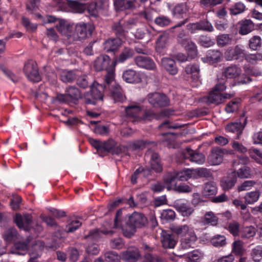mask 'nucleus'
<instances>
[{"label":"nucleus","mask_w":262,"mask_h":262,"mask_svg":"<svg viewBox=\"0 0 262 262\" xmlns=\"http://www.w3.org/2000/svg\"><path fill=\"white\" fill-rule=\"evenodd\" d=\"M104 93L110 94L115 102H123L125 99L121 86L115 80V72L113 71L105 75L103 84L94 83L91 92L85 96V103L95 105L98 101L103 100Z\"/></svg>","instance_id":"nucleus-1"},{"label":"nucleus","mask_w":262,"mask_h":262,"mask_svg":"<svg viewBox=\"0 0 262 262\" xmlns=\"http://www.w3.org/2000/svg\"><path fill=\"white\" fill-rule=\"evenodd\" d=\"M89 142L97 152L102 156L105 155L107 153L119 155L127 151L126 146L122 144L118 145L117 143L112 139H110L106 141H101L90 138Z\"/></svg>","instance_id":"nucleus-2"},{"label":"nucleus","mask_w":262,"mask_h":262,"mask_svg":"<svg viewBox=\"0 0 262 262\" xmlns=\"http://www.w3.org/2000/svg\"><path fill=\"white\" fill-rule=\"evenodd\" d=\"M147 223L148 220L143 213L135 211L128 216L125 225L122 227L123 234L127 237H130L134 235L137 228L144 227Z\"/></svg>","instance_id":"nucleus-3"},{"label":"nucleus","mask_w":262,"mask_h":262,"mask_svg":"<svg viewBox=\"0 0 262 262\" xmlns=\"http://www.w3.org/2000/svg\"><path fill=\"white\" fill-rule=\"evenodd\" d=\"M65 92L64 94H57L55 100L59 103H75L82 96L80 91L75 86H68L66 88Z\"/></svg>","instance_id":"nucleus-4"},{"label":"nucleus","mask_w":262,"mask_h":262,"mask_svg":"<svg viewBox=\"0 0 262 262\" xmlns=\"http://www.w3.org/2000/svg\"><path fill=\"white\" fill-rule=\"evenodd\" d=\"M24 72L30 81L38 82L41 80V76L39 74L37 64L35 61L32 60H29L25 63Z\"/></svg>","instance_id":"nucleus-5"},{"label":"nucleus","mask_w":262,"mask_h":262,"mask_svg":"<svg viewBox=\"0 0 262 262\" xmlns=\"http://www.w3.org/2000/svg\"><path fill=\"white\" fill-rule=\"evenodd\" d=\"M247 123V119L244 116H241L239 121L231 122L228 124L225 129L227 132L235 134L234 139L235 140L239 139L241 136L243 134V131Z\"/></svg>","instance_id":"nucleus-6"},{"label":"nucleus","mask_w":262,"mask_h":262,"mask_svg":"<svg viewBox=\"0 0 262 262\" xmlns=\"http://www.w3.org/2000/svg\"><path fill=\"white\" fill-rule=\"evenodd\" d=\"M226 86L224 82H218L212 90L210 92L207 97L208 102L219 104L223 102V96L221 92L225 90Z\"/></svg>","instance_id":"nucleus-7"},{"label":"nucleus","mask_w":262,"mask_h":262,"mask_svg":"<svg viewBox=\"0 0 262 262\" xmlns=\"http://www.w3.org/2000/svg\"><path fill=\"white\" fill-rule=\"evenodd\" d=\"M207 171L206 168L196 169H184L183 170L176 171L178 180L181 181H187L189 179H197L205 175Z\"/></svg>","instance_id":"nucleus-8"},{"label":"nucleus","mask_w":262,"mask_h":262,"mask_svg":"<svg viewBox=\"0 0 262 262\" xmlns=\"http://www.w3.org/2000/svg\"><path fill=\"white\" fill-rule=\"evenodd\" d=\"M147 99L149 103L155 107H165L169 104V98L163 93H149L147 95Z\"/></svg>","instance_id":"nucleus-9"},{"label":"nucleus","mask_w":262,"mask_h":262,"mask_svg":"<svg viewBox=\"0 0 262 262\" xmlns=\"http://www.w3.org/2000/svg\"><path fill=\"white\" fill-rule=\"evenodd\" d=\"M94 29L93 24L81 22L76 25L75 31L79 39H84L92 36Z\"/></svg>","instance_id":"nucleus-10"},{"label":"nucleus","mask_w":262,"mask_h":262,"mask_svg":"<svg viewBox=\"0 0 262 262\" xmlns=\"http://www.w3.org/2000/svg\"><path fill=\"white\" fill-rule=\"evenodd\" d=\"M145 262H164V259L157 253V249L147 244L143 246Z\"/></svg>","instance_id":"nucleus-11"},{"label":"nucleus","mask_w":262,"mask_h":262,"mask_svg":"<svg viewBox=\"0 0 262 262\" xmlns=\"http://www.w3.org/2000/svg\"><path fill=\"white\" fill-rule=\"evenodd\" d=\"M111 62L110 57L106 55H101L98 57L94 61V68L96 71L99 72L106 70L107 73L114 70L112 66H110ZM107 73H106L107 74Z\"/></svg>","instance_id":"nucleus-12"},{"label":"nucleus","mask_w":262,"mask_h":262,"mask_svg":"<svg viewBox=\"0 0 262 262\" xmlns=\"http://www.w3.org/2000/svg\"><path fill=\"white\" fill-rule=\"evenodd\" d=\"M182 156L184 159H189L191 162L198 164H202L205 161V156L203 154L193 150L189 147L185 148Z\"/></svg>","instance_id":"nucleus-13"},{"label":"nucleus","mask_w":262,"mask_h":262,"mask_svg":"<svg viewBox=\"0 0 262 262\" xmlns=\"http://www.w3.org/2000/svg\"><path fill=\"white\" fill-rule=\"evenodd\" d=\"M227 150L220 147H216L212 148L210 154L208 157L209 162L213 165H219L223 160Z\"/></svg>","instance_id":"nucleus-14"},{"label":"nucleus","mask_w":262,"mask_h":262,"mask_svg":"<svg viewBox=\"0 0 262 262\" xmlns=\"http://www.w3.org/2000/svg\"><path fill=\"white\" fill-rule=\"evenodd\" d=\"M136 65L141 68L149 70H154L156 65L154 60L148 56H138L134 59Z\"/></svg>","instance_id":"nucleus-15"},{"label":"nucleus","mask_w":262,"mask_h":262,"mask_svg":"<svg viewBox=\"0 0 262 262\" xmlns=\"http://www.w3.org/2000/svg\"><path fill=\"white\" fill-rule=\"evenodd\" d=\"M32 221V216L28 213L22 215L19 213H16L14 217V222L17 227L20 229H24L25 230L28 229Z\"/></svg>","instance_id":"nucleus-16"},{"label":"nucleus","mask_w":262,"mask_h":262,"mask_svg":"<svg viewBox=\"0 0 262 262\" xmlns=\"http://www.w3.org/2000/svg\"><path fill=\"white\" fill-rule=\"evenodd\" d=\"M174 207L176 209L184 216H190L194 211L187 202L183 200H177L174 203Z\"/></svg>","instance_id":"nucleus-17"},{"label":"nucleus","mask_w":262,"mask_h":262,"mask_svg":"<svg viewBox=\"0 0 262 262\" xmlns=\"http://www.w3.org/2000/svg\"><path fill=\"white\" fill-rule=\"evenodd\" d=\"M122 78L124 81L129 83L136 84L141 81L140 74L132 69L124 71L122 73Z\"/></svg>","instance_id":"nucleus-18"},{"label":"nucleus","mask_w":262,"mask_h":262,"mask_svg":"<svg viewBox=\"0 0 262 262\" xmlns=\"http://www.w3.org/2000/svg\"><path fill=\"white\" fill-rule=\"evenodd\" d=\"M117 11H122L126 10H132L136 7V0H113Z\"/></svg>","instance_id":"nucleus-19"},{"label":"nucleus","mask_w":262,"mask_h":262,"mask_svg":"<svg viewBox=\"0 0 262 262\" xmlns=\"http://www.w3.org/2000/svg\"><path fill=\"white\" fill-rule=\"evenodd\" d=\"M190 28L193 31L196 30L211 32L214 28L210 22L207 19H203L195 23L190 24Z\"/></svg>","instance_id":"nucleus-20"},{"label":"nucleus","mask_w":262,"mask_h":262,"mask_svg":"<svg viewBox=\"0 0 262 262\" xmlns=\"http://www.w3.org/2000/svg\"><path fill=\"white\" fill-rule=\"evenodd\" d=\"M122 43L119 37L110 38L103 43L104 49L106 52H115L117 51Z\"/></svg>","instance_id":"nucleus-21"},{"label":"nucleus","mask_w":262,"mask_h":262,"mask_svg":"<svg viewBox=\"0 0 262 262\" xmlns=\"http://www.w3.org/2000/svg\"><path fill=\"white\" fill-rule=\"evenodd\" d=\"M161 244L165 249H173L177 244L174 235L168 232L163 231L162 233Z\"/></svg>","instance_id":"nucleus-22"},{"label":"nucleus","mask_w":262,"mask_h":262,"mask_svg":"<svg viewBox=\"0 0 262 262\" xmlns=\"http://www.w3.org/2000/svg\"><path fill=\"white\" fill-rule=\"evenodd\" d=\"M237 182V177L235 172H231L227 177L221 181V186L224 191H228L234 186Z\"/></svg>","instance_id":"nucleus-23"},{"label":"nucleus","mask_w":262,"mask_h":262,"mask_svg":"<svg viewBox=\"0 0 262 262\" xmlns=\"http://www.w3.org/2000/svg\"><path fill=\"white\" fill-rule=\"evenodd\" d=\"M140 257L139 250L135 248H128L125 251L122 252L121 254L122 259L128 262H135Z\"/></svg>","instance_id":"nucleus-24"},{"label":"nucleus","mask_w":262,"mask_h":262,"mask_svg":"<svg viewBox=\"0 0 262 262\" xmlns=\"http://www.w3.org/2000/svg\"><path fill=\"white\" fill-rule=\"evenodd\" d=\"M67 7L70 9L73 12L79 13L83 12L86 8L85 5L82 3L76 1L69 0H67L61 9L66 11Z\"/></svg>","instance_id":"nucleus-25"},{"label":"nucleus","mask_w":262,"mask_h":262,"mask_svg":"<svg viewBox=\"0 0 262 262\" xmlns=\"http://www.w3.org/2000/svg\"><path fill=\"white\" fill-rule=\"evenodd\" d=\"M197 237L195 233L192 232L186 234L181 240L182 248L187 249L190 248H194L196 241Z\"/></svg>","instance_id":"nucleus-26"},{"label":"nucleus","mask_w":262,"mask_h":262,"mask_svg":"<svg viewBox=\"0 0 262 262\" xmlns=\"http://www.w3.org/2000/svg\"><path fill=\"white\" fill-rule=\"evenodd\" d=\"M161 64L164 69L171 75H175L178 73V69L176 61L170 58H163L161 60Z\"/></svg>","instance_id":"nucleus-27"},{"label":"nucleus","mask_w":262,"mask_h":262,"mask_svg":"<svg viewBox=\"0 0 262 262\" xmlns=\"http://www.w3.org/2000/svg\"><path fill=\"white\" fill-rule=\"evenodd\" d=\"M246 56L245 51L241 46L237 45L233 50H230L227 55L229 60H242Z\"/></svg>","instance_id":"nucleus-28"},{"label":"nucleus","mask_w":262,"mask_h":262,"mask_svg":"<svg viewBox=\"0 0 262 262\" xmlns=\"http://www.w3.org/2000/svg\"><path fill=\"white\" fill-rule=\"evenodd\" d=\"M134 55L133 49L129 47H125L119 56L116 58L114 61L112 62L113 66H115L116 63H123L126 60L132 58Z\"/></svg>","instance_id":"nucleus-29"},{"label":"nucleus","mask_w":262,"mask_h":262,"mask_svg":"<svg viewBox=\"0 0 262 262\" xmlns=\"http://www.w3.org/2000/svg\"><path fill=\"white\" fill-rule=\"evenodd\" d=\"M142 107L136 104H131L125 108L126 115L133 118L135 121H139L141 114Z\"/></svg>","instance_id":"nucleus-30"},{"label":"nucleus","mask_w":262,"mask_h":262,"mask_svg":"<svg viewBox=\"0 0 262 262\" xmlns=\"http://www.w3.org/2000/svg\"><path fill=\"white\" fill-rule=\"evenodd\" d=\"M185 71L187 74L191 75L193 81L200 82V68L198 64H189L186 67Z\"/></svg>","instance_id":"nucleus-31"},{"label":"nucleus","mask_w":262,"mask_h":262,"mask_svg":"<svg viewBox=\"0 0 262 262\" xmlns=\"http://www.w3.org/2000/svg\"><path fill=\"white\" fill-rule=\"evenodd\" d=\"M30 241L29 239L23 242H16L13 247V252L18 255H24L27 251Z\"/></svg>","instance_id":"nucleus-32"},{"label":"nucleus","mask_w":262,"mask_h":262,"mask_svg":"<svg viewBox=\"0 0 262 262\" xmlns=\"http://www.w3.org/2000/svg\"><path fill=\"white\" fill-rule=\"evenodd\" d=\"M163 112H161L160 114L155 113L151 110H146L141 112L139 121H151L154 119H158L160 116H164Z\"/></svg>","instance_id":"nucleus-33"},{"label":"nucleus","mask_w":262,"mask_h":262,"mask_svg":"<svg viewBox=\"0 0 262 262\" xmlns=\"http://www.w3.org/2000/svg\"><path fill=\"white\" fill-rule=\"evenodd\" d=\"M188 9L186 4L181 3L177 5L173 9L172 13L174 17L182 18L186 16Z\"/></svg>","instance_id":"nucleus-34"},{"label":"nucleus","mask_w":262,"mask_h":262,"mask_svg":"<svg viewBox=\"0 0 262 262\" xmlns=\"http://www.w3.org/2000/svg\"><path fill=\"white\" fill-rule=\"evenodd\" d=\"M18 233L14 228H11L4 232V238L7 243H15L18 238Z\"/></svg>","instance_id":"nucleus-35"},{"label":"nucleus","mask_w":262,"mask_h":262,"mask_svg":"<svg viewBox=\"0 0 262 262\" xmlns=\"http://www.w3.org/2000/svg\"><path fill=\"white\" fill-rule=\"evenodd\" d=\"M222 56V53L218 50H209L206 53V59L211 63L220 62Z\"/></svg>","instance_id":"nucleus-36"},{"label":"nucleus","mask_w":262,"mask_h":262,"mask_svg":"<svg viewBox=\"0 0 262 262\" xmlns=\"http://www.w3.org/2000/svg\"><path fill=\"white\" fill-rule=\"evenodd\" d=\"M150 167L151 169L156 172H160L162 171L163 167L161 160L159 155L156 152L152 153L151 156Z\"/></svg>","instance_id":"nucleus-37"},{"label":"nucleus","mask_w":262,"mask_h":262,"mask_svg":"<svg viewBox=\"0 0 262 262\" xmlns=\"http://www.w3.org/2000/svg\"><path fill=\"white\" fill-rule=\"evenodd\" d=\"M254 26L250 19H245L241 24L239 33L241 35H247L254 30Z\"/></svg>","instance_id":"nucleus-38"},{"label":"nucleus","mask_w":262,"mask_h":262,"mask_svg":"<svg viewBox=\"0 0 262 262\" xmlns=\"http://www.w3.org/2000/svg\"><path fill=\"white\" fill-rule=\"evenodd\" d=\"M113 32L117 36V37H123L125 36L124 21L120 20L119 21L114 23L112 27Z\"/></svg>","instance_id":"nucleus-39"},{"label":"nucleus","mask_w":262,"mask_h":262,"mask_svg":"<svg viewBox=\"0 0 262 262\" xmlns=\"http://www.w3.org/2000/svg\"><path fill=\"white\" fill-rule=\"evenodd\" d=\"M217 189L215 182L210 181L205 183L202 193L204 196L215 195L217 193Z\"/></svg>","instance_id":"nucleus-40"},{"label":"nucleus","mask_w":262,"mask_h":262,"mask_svg":"<svg viewBox=\"0 0 262 262\" xmlns=\"http://www.w3.org/2000/svg\"><path fill=\"white\" fill-rule=\"evenodd\" d=\"M260 195V192L258 190L246 193L244 198L245 204L249 205L254 204L258 200Z\"/></svg>","instance_id":"nucleus-41"},{"label":"nucleus","mask_w":262,"mask_h":262,"mask_svg":"<svg viewBox=\"0 0 262 262\" xmlns=\"http://www.w3.org/2000/svg\"><path fill=\"white\" fill-rule=\"evenodd\" d=\"M240 73V70L236 66H232L226 68L223 74L227 78H234Z\"/></svg>","instance_id":"nucleus-42"},{"label":"nucleus","mask_w":262,"mask_h":262,"mask_svg":"<svg viewBox=\"0 0 262 262\" xmlns=\"http://www.w3.org/2000/svg\"><path fill=\"white\" fill-rule=\"evenodd\" d=\"M246 9L245 4L239 2L234 4L229 8V12L231 15H237L244 12Z\"/></svg>","instance_id":"nucleus-43"},{"label":"nucleus","mask_w":262,"mask_h":262,"mask_svg":"<svg viewBox=\"0 0 262 262\" xmlns=\"http://www.w3.org/2000/svg\"><path fill=\"white\" fill-rule=\"evenodd\" d=\"M216 40L217 46L223 47L231 44L232 38L229 34H223L218 35Z\"/></svg>","instance_id":"nucleus-44"},{"label":"nucleus","mask_w":262,"mask_h":262,"mask_svg":"<svg viewBox=\"0 0 262 262\" xmlns=\"http://www.w3.org/2000/svg\"><path fill=\"white\" fill-rule=\"evenodd\" d=\"M94 83H97V82H94L91 85V83L89 81V78L86 75H82L79 76L76 80V83L77 84L81 89H85L89 86H90V89L93 86V85L94 84ZM91 90L90 92H88V93H90ZM85 93L84 94V96H85L86 94Z\"/></svg>","instance_id":"nucleus-45"},{"label":"nucleus","mask_w":262,"mask_h":262,"mask_svg":"<svg viewBox=\"0 0 262 262\" xmlns=\"http://www.w3.org/2000/svg\"><path fill=\"white\" fill-rule=\"evenodd\" d=\"M244 252L243 242L241 241H235L232 244V253L236 256H241Z\"/></svg>","instance_id":"nucleus-46"},{"label":"nucleus","mask_w":262,"mask_h":262,"mask_svg":"<svg viewBox=\"0 0 262 262\" xmlns=\"http://www.w3.org/2000/svg\"><path fill=\"white\" fill-rule=\"evenodd\" d=\"M232 172H235L236 177H238L241 179L249 178H250L252 175L251 168L246 166L240 168L237 171H232Z\"/></svg>","instance_id":"nucleus-47"},{"label":"nucleus","mask_w":262,"mask_h":262,"mask_svg":"<svg viewBox=\"0 0 262 262\" xmlns=\"http://www.w3.org/2000/svg\"><path fill=\"white\" fill-rule=\"evenodd\" d=\"M76 78V76L75 73L72 71H62L60 76V80L65 83L72 82Z\"/></svg>","instance_id":"nucleus-48"},{"label":"nucleus","mask_w":262,"mask_h":262,"mask_svg":"<svg viewBox=\"0 0 262 262\" xmlns=\"http://www.w3.org/2000/svg\"><path fill=\"white\" fill-rule=\"evenodd\" d=\"M256 228L252 226L243 227L240 231V235L243 238H249L256 233Z\"/></svg>","instance_id":"nucleus-49"},{"label":"nucleus","mask_w":262,"mask_h":262,"mask_svg":"<svg viewBox=\"0 0 262 262\" xmlns=\"http://www.w3.org/2000/svg\"><path fill=\"white\" fill-rule=\"evenodd\" d=\"M245 59L248 62L255 64L259 61L262 60V52H257L255 54H246Z\"/></svg>","instance_id":"nucleus-50"},{"label":"nucleus","mask_w":262,"mask_h":262,"mask_svg":"<svg viewBox=\"0 0 262 262\" xmlns=\"http://www.w3.org/2000/svg\"><path fill=\"white\" fill-rule=\"evenodd\" d=\"M210 242L214 247H223L226 244V237L224 235H216L211 238Z\"/></svg>","instance_id":"nucleus-51"},{"label":"nucleus","mask_w":262,"mask_h":262,"mask_svg":"<svg viewBox=\"0 0 262 262\" xmlns=\"http://www.w3.org/2000/svg\"><path fill=\"white\" fill-rule=\"evenodd\" d=\"M204 222L206 224L216 226L218 223V218L212 212L209 211L205 214Z\"/></svg>","instance_id":"nucleus-52"},{"label":"nucleus","mask_w":262,"mask_h":262,"mask_svg":"<svg viewBox=\"0 0 262 262\" xmlns=\"http://www.w3.org/2000/svg\"><path fill=\"white\" fill-rule=\"evenodd\" d=\"M21 24L27 31L29 32L35 31L37 28V24L32 23L28 18L25 16L21 18Z\"/></svg>","instance_id":"nucleus-53"},{"label":"nucleus","mask_w":262,"mask_h":262,"mask_svg":"<svg viewBox=\"0 0 262 262\" xmlns=\"http://www.w3.org/2000/svg\"><path fill=\"white\" fill-rule=\"evenodd\" d=\"M178 181L176 171L167 173L164 177V181L165 184L175 186L176 181Z\"/></svg>","instance_id":"nucleus-54"},{"label":"nucleus","mask_w":262,"mask_h":262,"mask_svg":"<svg viewBox=\"0 0 262 262\" xmlns=\"http://www.w3.org/2000/svg\"><path fill=\"white\" fill-rule=\"evenodd\" d=\"M261 38L259 36H254L249 40V47L252 50H257L261 45Z\"/></svg>","instance_id":"nucleus-55"},{"label":"nucleus","mask_w":262,"mask_h":262,"mask_svg":"<svg viewBox=\"0 0 262 262\" xmlns=\"http://www.w3.org/2000/svg\"><path fill=\"white\" fill-rule=\"evenodd\" d=\"M239 103V99H234L229 101L225 107V111L228 113H232L237 111Z\"/></svg>","instance_id":"nucleus-56"},{"label":"nucleus","mask_w":262,"mask_h":262,"mask_svg":"<svg viewBox=\"0 0 262 262\" xmlns=\"http://www.w3.org/2000/svg\"><path fill=\"white\" fill-rule=\"evenodd\" d=\"M251 256L255 262H259L262 259V246L258 245L253 248L251 252Z\"/></svg>","instance_id":"nucleus-57"},{"label":"nucleus","mask_w":262,"mask_h":262,"mask_svg":"<svg viewBox=\"0 0 262 262\" xmlns=\"http://www.w3.org/2000/svg\"><path fill=\"white\" fill-rule=\"evenodd\" d=\"M175 216V212L172 209L163 210L161 213V219L166 221H173Z\"/></svg>","instance_id":"nucleus-58"},{"label":"nucleus","mask_w":262,"mask_h":262,"mask_svg":"<svg viewBox=\"0 0 262 262\" xmlns=\"http://www.w3.org/2000/svg\"><path fill=\"white\" fill-rule=\"evenodd\" d=\"M228 230L234 236L239 235L241 231L239 223L235 221L230 223L228 226Z\"/></svg>","instance_id":"nucleus-59"},{"label":"nucleus","mask_w":262,"mask_h":262,"mask_svg":"<svg viewBox=\"0 0 262 262\" xmlns=\"http://www.w3.org/2000/svg\"><path fill=\"white\" fill-rule=\"evenodd\" d=\"M107 262H120V256L114 251H108L104 254Z\"/></svg>","instance_id":"nucleus-60"},{"label":"nucleus","mask_w":262,"mask_h":262,"mask_svg":"<svg viewBox=\"0 0 262 262\" xmlns=\"http://www.w3.org/2000/svg\"><path fill=\"white\" fill-rule=\"evenodd\" d=\"M186 50L187 52L188 57L191 59L195 58L197 54L196 46L195 43L191 42H188L186 46Z\"/></svg>","instance_id":"nucleus-61"},{"label":"nucleus","mask_w":262,"mask_h":262,"mask_svg":"<svg viewBox=\"0 0 262 262\" xmlns=\"http://www.w3.org/2000/svg\"><path fill=\"white\" fill-rule=\"evenodd\" d=\"M122 210L118 209L116 213L114 219V226L116 228H120L122 230V227H124L123 222L122 220Z\"/></svg>","instance_id":"nucleus-62"},{"label":"nucleus","mask_w":262,"mask_h":262,"mask_svg":"<svg viewBox=\"0 0 262 262\" xmlns=\"http://www.w3.org/2000/svg\"><path fill=\"white\" fill-rule=\"evenodd\" d=\"M256 182L253 180H247L244 181L241 185L238 186L237 190L238 192L248 190L253 187Z\"/></svg>","instance_id":"nucleus-63"},{"label":"nucleus","mask_w":262,"mask_h":262,"mask_svg":"<svg viewBox=\"0 0 262 262\" xmlns=\"http://www.w3.org/2000/svg\"><path fill=\"white\" fill-rule=\"evenodd\" d=\"M81 223L78 220H74L67 225L66 230L67 232H73L78 229L81 226Z\"/></svg>","instance_id":"nucleus-64"}]
</instances>
